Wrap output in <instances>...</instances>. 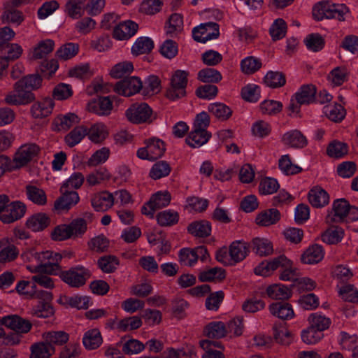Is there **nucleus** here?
<instances>
[{
	"mask_svg": "<svg viewBox=\"0 0 358 358\" xmlns=\"http://www.w3.org/2000/svg\"><path fill=\"white\" fill-rule=\"evenodd\" d=\"M252 252L260 257L270 255L273 253V245L268 239L255 238L250 243Z\"/></svg>",
	"mask_w": 358,
	"mask_h": 358,
	"instance_id": "nucleus-26",
	"label": "nucleus"
},
{
	"mask_svg": "<svg viewBox=\"0 0 358 358\" xmlns=\"http://www.w3.org/2000/svg\"><path fill=\"white\" fill-rule=\"evenodd\" d=\"M142 88L143 85L140 78L136 76H131L116 83L113 90L120 95L130 96L138 93Z\"/></svg>",
	"mask_w": 358,
	"mask_h": 358,
	"instance_id": "nucleus-7",
	"label": "nucleus"
},
{
	"mask_svg": "<svg viewBox=\"0 0 358 358\" xmlns=\"http://www.w3.org/2000/svg\"><path fill=\"white\" fill-rule=\"evenodd\" d=\"M264 83L271 88L281 87L286 83L285 76L282 72L271 71L265 76Z\"/></svg>",
	"mask_w": 358,
	"mask_h": 358,
	"instance_id": "nucleus-44",
	"label": "nucleus"
},
{
	"mask_svg": "<svg viewBox=\"0 0 358 358\" xmlns=\"http://www.w3.org/2000/svg\"><path fill=\"white\" fill-rule=\"evenodd\" d=\"M26 212V206L21 201L9 202L1 213L0 220L5 224L13 223L22 218Z\"/></svg>",
	"mask_w": 358,
	"mask_h": 358,
	"instance_id": "nucleus-9",
	"label": "nucleus"
},
{
	"mask_svg": "<svg viewBox=\"0 0 358 358\" xmlns=\"http://www.w3.org/2000/svg\"><path fill=\"white\" fill-rule=\"evenodd\" d=\"M187 231L194 236L206 238L210 235L211 224L206 220L194 221L188 225Z\"/></svg>",
	"mask_w": 358,
	"mask_h": 358,
	"instance_id": "nucleus-22",
	"label": "nucleus"
},
{
	"mask_svg": "<svg viewBox=\"0 0 358 358\" xmlns=\"http://www.w3.org/2000/svg\"><path fill=\"white\" fill-rule=\"evenodd\" d=\"M261 67L260 59L252 56L243 59L241 62V70L245 74H252Z\"/></svg>",
	"mask_w": 358,
	"mask_h": 358,
	"instance_id": "nucleus-57",
	"label": "nucleus"
},
{
	"mask_svg": "<svg viewBox=\"0 0 358 358\" xmlns=\"http://www.w3.org/2000/svg\"><path fill=\"white\" fill-rule=\"evenodd\" d=\"M146 146L137 151V156L142 159L155 161L160 158L165 152L164 143L159 138H150L146 142Z\"/></svg>",
	"mask_w": 358,
	"mask_h": 358,
	"instance_id": "nucleus-5",
	"label": "nucleus"
},
{
	"mask_svg": "<svg viewBox=\"0 0 358 358\" xmlns=\"http://www.w3.org/2000/svg\"><path fill=\"white\" fill-rule=\"evenodd\" d=\"M134 71L131 62H122L115 64L110 70V75L113 78H127Z\"/></svg>",
	"mask_w": 358,
	"mask_h": 358,
	"instance_id": "nucleus-45",
	"label": "nucleus"
},
{
	"mask_svg": "<svg viewBox=\"0 0 358 358\" xmlns=\"http://www.w3.org/2000/svg\"><path fill=\"white\" fill-rule=\"evenodd\" d=\"M350 205L345 199H336L334 201L331 214H328L326 220L327 223L339 222L348 215Z\"/></svg>",
	"mask_w": 358,
	"mask_h": 358,
	"instance_id": "nucleus-12",
	"label": "nucleus"
},
{
	"mask_svg": "<svg viewBox=\"0 0 358 358\" xmlns=\"http://www.w3.org/2000/svg\"><path fill=\"white\" fill-rule=\"evenodd\" d=\"M198 79L203 83H217L222 80L220 71L213 68H205L198 73Z\"/></svg>",
	"mask_w": 358,
	"mask_h": 358,
	"instance_id": "nucleus-51",
	"label": "nucleus"
},
{
	"mask_svg": "<svg viewBox=\"0 0 358 358\" xmlns=\"http://www.w3.org/2000/svg\"><path fill=\"white\" fill-rule=\"evenodd\" d=\"M171 172V167L166 161H159L156 162L150 171V176L157 180L163 177L167 176Z\"/></svg>",
	"mask_w": 358,
	"mask_h": 358,
	"instance_id": "nucleus-54",
	"label": "nucleus"
},
{
	"mask_svg": "<svg viewBox=\"0 0 358 358\" xmlns=\"http://www.w3.org/2000/svg\"><path fill=\"white\" fill-rule=\"evenodd\" d=\"M40 148L36 143H27L20 147L14 157L16 167H22L34 159L39 152Z\"/></svg>",
	"mask_w": 358,
	"mask_h": 358,
	"instance_id": "nucleus-10",
	"label": "nucleus"
},
{
	"mask_svg": "<svg viewBox=\"0 0 358 358\" xmlns=\"http://www.w3.org/2000/svg\"><path fill=\"white\" fill-rule=\"evenodd\" d=\"M42 78L38 74H30L17 81L13 86L14 90L5 97V102L8 105H27L35 100L33 90L41 86Z\"/></svg>",
	"mask_w": 358,
	"mask_h": 358,
	"instance_id": "nucleus-1",
	"label": "nucleus"
},
{
	"mask_svg": "<svg viewBox=\"0 0 358 358\" xmlns=\"http://www.w3.org/2000/svg\"><path fill=\"white\" fill-rule=\"evenodd\" d=\"M55 43L52 40L47 39L42 41L34 48L32 58L41 59L45 58L54 49Z\"/></svg>",
	"mask_w": 358,
	"mask_h": 358,
	"instance_id": "nucleus-42",
	"label": "nucleus"
},
{
	"mask_svg": "<svg viewBox=\"0 0 358 358\" xmlns=\"http://www.w3.org/2000/svg\"><path fill=\"white\" fill-rule=\"evenodd\" d=\"M54 105V101L51 98H45L32 105L31 113L34 118L45 117L52 113Z\"/></svg>",
	"mask_w": 358,
	"mask_h": 358,
	"instance_id": "nucleus-23",
	"label": "nucleus"
},
{
	"mask_svg": "<svg viewBox=\"0 0 358 358\" xmlns=\"http://www.w3.org/2000/svg\"><path fill=\"white\" fill-rule=\"evenodd\" d=\"M79 50V45L74 43H68L61 46L56 52L58 58L62 60H67L75 57Z\"/></svg>",
	"mask_w": 358,
	"mask_h": 358,
	"instance_id": "nucleus-55",
	"label": "nucleus"
},
{
	"mask_svg": "<svg viewBox=\"0 0 358 358\" xmlns=\"http://www.w3.org/2000/svg\"><path fill=\"white\" fill-rule=\"evenodd\" d=\"M59 302L62 304L68 305L72 308H76L78 309H87L90 299L87 296H63L59 298Z\"/></svg>",
	"mask_w": 358,
	"mask_h": 358,
	"instance_id": "nucleus-31",
	"label": "nucleus"
},
{
	"mask_svg": "<svg viewBox=\"0 0 358 358\" xmlns=\"http://www.w3.org/2000/svg\"><path fill=\"white\" fill-rule=\"evenodd\" d=\"M113 195L108 192L95 194L91 199L92 206L96 211H106L113 206Z\"/></svg>",
	"mask_w": 358,
	"mask_h": 358,
	"instance_id": "nucleus-20",
	"label": "nucleus"
},
{
	"mask_svg": "<svg viewBox=\"0 0 358 358\" xmlns=\"http://www.w3.org/2000/svg\"><path fill=\"white\" fill-rule=\"evenodd\" d=\"M84 346L88 350H94L102 343L100 331L97 329L87 331L83 338Z\"/></svg>",
	"mask_w": 358,
	"mask_h": 358,
	"instance_id": "nucleus-36",
	"label": "nucleus"
},
{
	"mask_svg": "<svg viewBox=\"0 0 358 358\" xmlns=\"http://www.w3.org/2000/svg\"><path fill=\"white\" fill-rule=\"evenodd\" d=\"M86 0H69L65 5V12L73 19H78L84 15Z\"/></svg>",
	"mask_w": 358,
	"mask_h": 358,
	"instance_id": "nucleus-32",
	"label": "nucleus"
},
{
	"mask_svg": "<svg viewBox=\"0 0 358 358\" xmlns=\"http://www.w3.org/2000/svg\"><path fill=\"white\" fill-rule=\"evenodd\" d=\"M31 314L39 318H48L54 314V310L48 302H39L32 308Z\"/></svg>",
	"mask_w": 358,
	"mask_h": 358,
	"instance_id": "nucleus-61",
	"label": "nucleus"
},
{
	"mask_svg": "<svg viewBox=\"0 0 358 358\" xmlns=\"http://www.w3.org/2000/svg\"><path fill=\"white\" fill-rule=\"evenodd\" d=\"M1 20L3 23H12L18 26L24 21V17L20 10L6 7Z\"/></svg>",
	"mask_w": 358,
	"mask_h": 358,
	"instance_id": "nucleus-48",
	"label": "nucleus"
},
{
	"mask_svg": "<svg viewBox=\"0 0 358 358\" xmlns=\"http://www.w3.org/2000/svg\"><path fill=\"white\" fill-rule=\"evenodd\" d=\"M29 358H50L55 352V346L48 344L46 341L36 343L31 347Z\"/></svg>",
	"mask_w": 358,
	"mask_h": 358,
	"instance_id": "nucleus-27",
	"label": "nucleus"
},
{
	"mask_svg": "<svg viewBox=\"0 0 358 358\" xmlns=\"http://www.w3.org/2000/svg\"><path fill=\"white\" fill-rule=\"evenodd\" d=\"M266 306L264 301L257 296L247 299L242 304V309L248 313H255L263 310Z\"/></svg>",
	"mask_w": 358,
	"mask_h": 358,
	"instance_id": "nucleus-53",
	"label": "nucleus"
},
{
	"mask_svg": "<svg viewBox=\"0 0 358 358\" xmlns=\"http://www.w3.org/2000/svg\"><path fill=\"white\" fill-rule=\"evenodd\" d=\"M210 137L211 134L207 130L193 129L186 138L185 141L190 147L196 148L206 144Z\"/></svg>",
	"mask_w": 358,
	"mask_h": 358,
	"instance_id": "nucleus-19",
	"label": "nucleus"
},
{
	"mask_svg": "<svg viewBox=\"0 0 358 358\" xmlns=\"http://www.w3.org/2000/svg\"><path fill=\"white\" fill-rule=\"evenodd\" d=\"M225 277V271L224 269L219 267H214L201 272L199 275V280L201 282L222 281Z\"/></svg>",
	"mask_w": 358,
	"mask_h": 358,
	"instance_id": "nucleus-43",
	"label": "nucleus"
},
{
	"mask_svg": "<svg viewBox=\"0 0 358 358\" xmlns=\"http://www.w3.org/2000/svg\"><path fill=\"white\" fill-rule=\"evenodd\" d=\"M316 92L315 85L311 84L304 85L295 94L296 101L300 105L308 104L315 100Z\"/></svg>",
	"mask_w": 358,
	"mask_h": 358,
	"instance_id": "nucleus-28",
	"label": "nucleus"
},
{
	"mask_svg": "<svg viewBox=\"0 0 358 358\" xmlns=\"http://www.w3.org/2000/svg\"><path fill=\"white\" fill-rule=\"evenodd\" d=\"M344 235V231L339 227H331L327 229L322 234V240L323 242L331 245L339 243Z\"/></svg>",
	"mask_w": 358,
	"mask_h": 358,
	"instance_id": "nucleus-40",
	"label": "nucleus"
},
{
	"mask_svg": "<svg viewBox=\"0 0 358 358\" xmlns=\"http://www.w3.org/2000/svg\"><path fill=\"white\" fill-rule=\"evenodd\" d=\"M87 127L85 126L76 127L65 136V141L69 147L72 148L79 143L87 136Z\"/></svg>",
	"mask_w": 358,
	"mask_h": 358,
	"instance_id": "nucleus-47",
	"label": "nucleus"
},
{
	"mask_svg": "<svg viewBox=\"0 0 358 358\" xmlns=\"http://www.w3.org/2000/svg\"><path fill=\"white\" fill-rule=\"evenodd\" d=\"M309 203L315 208H322L329 202V194L322 187H313L308 194Z\"/></svg>",
	"mask_w": 358,
	"mask_h": 358,
	"instance_id": "nucleus-17",
	"label": "nucleus"
},
{
	"mask_svg": "<svg viewBox=\"0 0 358 358\" xmlns=\"http://www.w3.org/2000/svg\"><path fill=\"white\" fill-rule=\"evenodd\" d=\"M304 43L309 50L318 52L324 46V39L319 34H308L304 40Z\"/></svg>",
	"mask_w": 358,
	"mask_h": 358,
	"instance_id": "nucleus-58",
	"label": "nucleus"
},
{
	"mask_svg": "<svg viewBox=\"0 0 358 358\" xmlns=\"http://www.w3.org/2000/svg\"><path fill=\"white\" fill-rule=\"evenodd\" d=\"M271 314L281 320H290L294 316V313L291 304L284 302H275L269 305Z\"/></svg>",
	"mask_w": 358,
	"mask_h": 358,
	"instance_id": "nucleus-18",
	"label": "nucleus"
},
{
	"mask_svg": "<svg viewBox=\"0 0 358 358\" xmlns=\"http://www.w3.org/2000/svg\"><path fill=\"white\" fill-rule=\"evenodd\" d=\"M93 73L88 63L75 66L69 71V76L79 79H89Z\"/></svg>",
	"mask_w": 358,
	"mask_h": 358,
	"instance_id": "nucleus-56",
	"label": "nucleus"
},
{
	"mask_svg": "<svg viewBox=\"0 0 358 358\" xmlns=\"http://www.w3.org/2000/svg\"><path fill=\"white\" fill-rule=\"evenodd\" d=\"M154 48L152 40L148 37H140L137 38L131 48L134 55H139L150 52Z\"/></svg>",
	"mask_w": 358,
	"mask_h": 358,
	"instance_id": "nucleus-39",
	"label": "nucleus"
},
{
	"mask_svg": "<svg viewBox=\"0 0 358 358\" xmlns=\"http://www.w3.org/2000/svg\"><path fill=\"white\" fill-rule=\"evenodd\" d=\"M188 76L189 73L186 71L177 70L174 72L171 79L170 87L166 92V96L169 99L175 101L186 95Z\"/></svg>",
	"mask_w": 358,
	"mask_h": 358,
	"instance_id": "nucleus-3",
	"label": "nucleus"
},
{
	"mask_svg": "<svg viewBox=\"0 0 358 358\" xmlns=\"http://www.w3.org/2000/svg\"><path fill=\"white\" fill-rule=\"evenodd\" d=\"M327 19H337L344 21V15L349 12L348 8L345 4L330 3L326 1Z\"/></svg>",
	"mask_w": 358,
	"mask_h": 358,
	"instance_id": "nucleus-37",
	"label": "nucleus"
},
{
	"mask_svg": "<svg viewBox=\"0 0 358 358\" xmlns=\"http://www.w3.org/2000/svg\"><path fill=\"white\" fill-rule=\"evenodd\" d=\"M249 247L250 245L248 246L246 243L241 241L233 242L229 250L231 260L234 261V263L243 261L249 252Z\"/></svg>",
	"mask_w": 358,
	"mask_h": 358,
	"instance_id": "nucleus-30",
	"label": "nucleus"
},
{
	"mask_svg": "<svg viewBox=\"0 0 358 358\" xmlns=\"http://www.w3.org/2000/svg\"><path fill=\"white\" fill-rule=\"evenodd\" d=\"M142 325V321L137 316L126 317L121 320L117 324L116 328L122 331L128 330H134L138 329Z\"/></svg>",
	"mask_w": 358,
	"mask_h": 358,
	"instance_id": "nucleus-62",
	"label": "nucleus"
},
{
	"mask_svg": "<svg viewBox=\"0 0 358 358\" xmlns=\"http://www.w3.org/2000/svg\"><path fill=\"white\" fill-rule=\"evenodd\" d=\"M278 166L280 169L287 175H293L301 171L302 169L292 163L288 155H282L279 159Z\"/></svg>",
	"mask_w": 358,
	"mask_h": 358,
	"instance_id": "nucleus-59",
	"label": "nucleus"
},
{
	"mask_svg": "<svg viewBox=\"0 0 358 358\" xmlns=\"http://www.w3.org/2000/svg\"><path fill=\"white\" fill-rule=\"evenodd\" d=\"M280 219V213L275 208L266 210L256 217V223L258 225L268 227L278 222Z\"/></svg>",
	"mask_w": 358,
	"mask_h": 358,
	"instance_id": "nucleus-29",
	"label": "nucleus"
},
{
	"mask_svg": "<svg viewBox=\"0 0 358 358\" xmlns=\"http://www.w3.org/2000/svg\"><path fill=\"white\" fill-rule=\"evenodd\" d=\"M267 296L273 300H287L292 294L291 288L282 284H273L266 289Z\"/></svg>",
	"mask_w": 358,
	"mask_h": 358,
	"instance_id": "nucleus-25",
	"label": "nucleus"
},
{
	"mask_svg": "<svg viewBox=\"0 0 358 358\" xmlns=\"http://www.w3.org/2000/svg\"><path fill=\"white\" fill-rule=\"evenodd\" d=\"M43 338L51 345H62L67 343L69 335L64 331H51L44 333Z\"/></svg>",
	"mask_w": 358,
	"mask_h": 358,
	"instance_id": "nucleus-38",
	"label": "nucleus"
},
{
	"mask_svg": "<svg viewBox=\"0 0 358 358\" xmlns=\"http://www.w3.org/2000/svg\"><path fill=\"white\" fill-rule=\"evenodd\" d=\"M62 196L59 197L54 204L55 209L57 210H69L73 206H76L79 200V195L75 191H60Z\"/></svg>",
	"mask_w": 358,
	"mask_h": 358,
	"instance_id": "nucleus-13",
	"label": "nucleus"
},
{
	"mask_svg": "<svg viewBox=\"0 0 358 358\" xmlns=\"http://www.w3.org/2000/svg\"><path fill=\"white\" fill-rule=\"evenodd\" d=\"M26 194L27 198L36 205L43 206L47 203V196L45 191L36 186L27 185Z\"/></svg>",
	"mask_w": 358,
	"mask_h": 358,
	"instance_id": "nucleus-33",
	"label": "nucleus"
},
{
	"mask_svg": "<svg viewBox=\"0 0 358 358\" xmlns=\"http://www.w3.org/2000/svg\"><path fill=\"white\" fill-rule=\"evenodd\" d=\"M119 264V260L115 256H104L99 259V267L105 273H112Z\"/></svg>",
	"mask_w": 358,
	"mask_h": 358,
	"instance_id": "nucleus-63",
	"label": "nucleus"
},
{
	"mask_svg": "<svg viewBox=\"0 0 358 358\" xmlns=\"http://www.w3.org/2000/svg\"><path fill=\"white\" fill-rule=\"evenodd\" d=\"M193 38L199 43L217 38L220 36L219 25L216 22H209L201 24L192 30Z\"/></svg>",
	"mask_w": 358,
	"mask_h": 358,
	"instance_id": "nucleus-6",
	"label": "nucleus"
},
{
	"mask_svg": "<svg viewBox=\"0 0 358 358\" xmlns=\"http://www.w3.org/2000/svg\"><path fill=\"white\" fill-rule=\"evenodd\" d=\"M59 275L62 281L73 288H79L86 284L90 278V270L83 266H76L66 271H61Z\"/></svg>",
	"mask_w": 358,
	"mask_h": 358,
	"instance_id": "nucleus-2",
	"label": "nucleus"
},
{
	"mask_svg": "<svg viewBox=\"0 0 358 358\" xmlns=\"http://www.w3.org/2000/svg\"><path fill=\"white\" fill-rule=\"evenodd\" d=\"M62 259V254L50 251V257L47 258L46 262L43 264L35 266L31 272L48 275H59L62 271V267L59 265Z\"/></svg>",
	"mask_w": 358,
	"mask_h": 358,
	"instance_id": "nucleus-8",
	"label": "nucleus"
},
{
	"mask_svg": "<svg viewBox=\"0 0 358 358\" xmlns=\"http://www.w3.org/2000/svg\"><path fill=\"white\" fill-rule=\"evenodd\" d=\"M51 222L50 217L44 213H37L30 216L27 222L26 226L32 231L37 232L43 231Z\"/></svg>",
	"mask_w": 358,
	"mask_h": 358,
	"instance_id": "nucleus-15",
	"label": "nucleus"
},
{
	"mask_svg": "<svg viewBox=\"0 0 358 358\" xmlns=\"http://www.w3.org/2000/svg\"><path fill=\"white\" fill-rule=\"evenodd\" d=\"M329 156L336 158L342 157L348 153V145L345 143L334 141L327 147Z\"/></svg>",
	"mask_w": 358,
	"mask_h": 358,
	"instance_id": "nucleus-64",
	"label": "nucleus"
},
{
	"mask_svg": "<svg viewBox=\"0 0 358 358\" xmlns=\"http://www.w3.org/2000/svg\"><path fill=\"white\" fill-rule=\"evenodd\" d=\"M87 135L92 141L99 143L104 140L108 136L106 127L101 123L94 124L90 129L87 128Z\"/></svg>",
	"mask_w": 358,
	"mask_h": 358,
	"instance_id": "nucleus-49",
	"label": "nucleus"
},
{
	"mask_svg": "<svg viewBox=\"0 0 358 358\" xmlns=\"http://www.w3.org/2000/svg\"><path fill=\"white\" fill-rule=\"evenodd\" d=\"M138 24L133 21L120 23L114 28L113 37L117 40H127L133 36L138 30Z\"/></svg>",
	"mask_w": 358,
	"mask_h": 358,
	"instance_id": "nucleus-16",
	"label": "nucleus"
},
{
	"mask_svg": "<svg viewBox=\"0 0 358 358\" xmlns=\"http://www.w3.org/2000/svg\"><path fill=\"white\" fill-rule=\"evenodd\" d=\"M308 320L310 327L322 333L327 329L331 324V320L329 317L317 313L310 314Z\"/></svg>",
	"mask_w": 358,
	"mask_h": 358,
	"instance_id": "nucleus-50",
	"label": "nucleus"
},
{
	"mask_svg": "<svg viewBox=\"0 0 358 358\" xmlns=\"http://www.w3.org/2000/svg\"><path fill=\"white\" fill-rule=\"evenodd\" d=\"M127 119L133 123L139 124L143 122H151L155 117H152V110L146 103H134L126 110Z\"/></svg>",
	"mask_w": 358,
	"mask_h": 358,
	"instance_id": "nucleus-4",
	"label": "nucleus"
},
{
	"mask_svg": "<svg viewBox=\"0 0 358 358\" xmlns=\"http://www.w3.org/2000/svg\"><path fill=\"white\" fill-rule=\"evenodd\" d=\"M324 252L323 248L314 244L310 246L301 255V261L304 264H313L322 261L324 258Z\"/></svg>",
	"mask_w": 358,
	"mask_h": 358,
	"instance_id": "nucleus-24",
	"label": "nucleus"
},
{
	"mask_svg": "<svg viewBox=\"0 0 358 358\" xmlns=\"http://www.w3.org/2000/svg\"><path fill=\"white\" fill-rule=\"evenodd\" d=\"M87 109L98 115H108L113 110V102L109 96L99 97L90 101L87 104Z\"/></svg>",
	"mask_w": 358,
	"mask_h": 358,
	"instance_id": "nucleus-14",
	"label": "nucleus"
},
{
	"mask_svg": "<svg viewBox=\"0 0 358 358\" xmlns=\"http://www.w3.org/2000/svg\"><path fill=\"white\" fill-rule=\"evenodd\" d=\"M280 185L278 180L273 178L265 177L259 182V191L261 194H272L277 192Z\"/></svg>",
	"mask_w": 358,
	"mask_h": 358,
	"instance_id": "nucleus-52",
	"label": "nucleus"
},
{
	"mask_svg": "<svg viewBox=\"0 0 358 358\" xmlns=\"http://www.w3.org/2000/svg\"><path fill=\"white\" fill-rule=\"evenodd\" d=\"M1 324L19 334L28 333L32 327L29 320L17 315H11L2 317Z\"/></svg>",
	"mask_w": 358,
	"mask_h": 358,
	"instance_id": "nucleus-11",
	"label": "nucleus"
},
{
	"mask_svg": "<svg viewBox=\"0 0 358 358\" xmlns=\"http://www.w3.org/2000/svg\"><path fill=\"white\" fill-rule=\"evenodd\" d=\"M286 22L281 18L275 20L269 29L270 34L273 41L282 38L286 34Z\"/></svg>",
	"mask_w": 358,
	"mask_h": 358,
	"instance_id": "nucleus-60",
	"label": "nucleus"
},
{
	"mask_svg": "<svg viewBox=\"0 0 358 358\" xmlns=\"http://www.w3.org/2000/svg\"><path fill=\"white\" fill-rule=\"evenodd\" d=\"M157 220L162 227H171L178 222L179 215L176 211L166 210L157 215Z\"/></svg>",
	"mask_w": 358,
	"mask_h": 358,
	"instance_id": "nucleus-46",
	"label": "nucleus"
},
{
	"mask_svg": "<svg viewBox=\"0 0 358 358\" xmlns=\"http://www.w3.org/2000/svg\"><path fill=\"white\" fill-rule=\"evenodd\" d=\"M208 110L221 121L228 120L232 115V110L226 104L220 102L210 103L208 106Z\"/></svg>",
	"mask_w": 358,
	"mask_h": 358,
	"instance_id": "nucleus-34",
	"label": "nucleus"
},
{
	"mask_svg": "<svg viewBox=\"0 0 358 358\" xmlns=\"http://www.w3.org/2000/svg\"><path fill=\"white\" fill-rule=\"evenodd\" d=\"M282 141L285 145L295 148H303L308 143L306 138L296 129L285 133L282 137Z\"/></svg>",
	"mask_w": 358,
	"mask_h": 358,
	"instance_id": "nucleus-21",
	"label": "nucleus"
},
{
	"mask_svg": "<svg viewBox=\"0 0 358 358\" xmlns=\"http://www.w3.org/2000/svg\"><path fill=\"white\" fill-rule=\"evenodd\" d=\"M205 332L210 338H220L226 336L227 330L224 323L219 321L209 323L205 329Z\"/></svg>",
	"mask_w": 358,
	"mask_h": 358,
	"instance_id": "nucleus-41",
	"label": "nucleus"
},
{
	"mask_svg": "<svg viewBox=\"0 0 358 358\" xmlns=\"http://www.w3.org/2000/svg\"><path fill=\"white\" fill-rule=\"evenodd\" d=\"M171 194L168 192H159L152 195L147 205L150 208L155 209V210L167 206L171 201Z\"/></svg>",
	"mask_w": 358,
	"mask_h": 358,
	"instance_id": "nucleus-35",
	"label": "nucleus"
}]
</instances>
